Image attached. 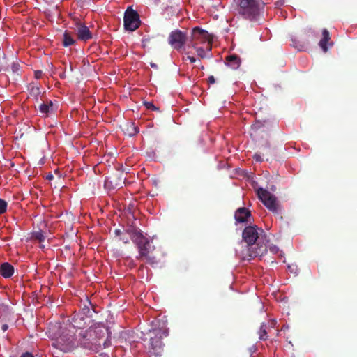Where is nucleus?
Returning <instances> with one entry per match:
<instances>
[{"label":"nucleus","mask_w":357,"mask_h":357,"mask_svg":"<svg viewBox=\"0 0 357 357\" xmlns=\"http://www.w3.org/2000/svg\"><path fill=\"white\" fill-rule=\"evenodd\" d=\"M40 112L43 116H48L54 111V104L51 100H47L45 102L41 103L38 107Z\"/></svg>","instance_id":"2eb2a0df"},{"label":"nucleus","mask_w":357,"mask_h":357,"mask_svg":"<svg viewBox=\"0 0 357 357\" xmlns=\"http://www.w3.org/2000/svg\"><path fill=\"white\" fill-rule=\"evenodd\" d=\"M142 231L137 227L135 226H130L126 229V233L130 235L131 239L133 236L138 235Z\"/></svg>","instance_id":"393cba45"},{"label":"nucleus","mask_w":357,"mask_h":357,"mask_svg":"<svg viewBox=\"0 0 357 357\" xmlns=\"http://www.w3.org/2000/svg\"><path fill=\"white\" fill-rule=\"evenodd\" d=\"M14 273V267L8 262L3 263L0 266V274L5 278H10Z\"/></svg>","instance_id":"f3484780"},{"label":"nucleus","mask_w":357,"mask_h":357,"mask_svg":"<svg viewBox=\"0 0 357 357\" xmlns=\"http://www.w3.org/2000/svg\"><path fill=\"white\" fill-rule=\"evenodd\" d=\"M213 37L208 31L200 29L199 27H195L191 32V36L189 41V47L196 48L199 44H206V48L208 51H211L212 48Z\"/></svg>","instance_id":"7ed1b4c3"},{"label":"nucleus","mask_w":357,"mask_h":357,"mask_svg":"<svg viewBox=\"0 0 357 357\" xmlns=\"http://www.w3.org/2000/svg\"><path fill=\"white\" fill-rule=\"evenodd\" d=\"M86 333H91L89 328L88 330H80L77 335L78 346L98 352V343H96V339L93 336L86 335Z\"/></svg>","instance_id":"0eeeda50"},{"label":"nucleus","mask_w":357,"mask_h":357,"mask_svg":"<svg viewBox=\"0 0 357 357\" xmlns=\"http://www.w3.org/2000/svg\"><path fill=\"white\" fill-rule=\"evenodd\" d=\"M91 333H86V335L93 336L96 339V343H98V351L102 348V341L109 335L108 329L102 324L96 325L94 327H90Z\"/></svg>","instance_id":"9b49d317"},{"label":"nucleus","mask_w":357,"mask_h":357,"mask_svg":"<svg viewBox=\"0 0 357 357\" xmlns=\"http://www.w3.org/2000/svg\"><path fill=\"white\" fill-rule=\"evenodd\" d=\"M266 147L268 150H270V144L268 143H267Z\"/></svg>","instance_id":"49530a36"},{"label":"nucleus","mask_w":357,"mask_h":357,"mask_svg":"<svg viewBox=\"0 0 357 357\" xmlns=\"http://www.w3.org/2000/svg\"><path fill=\"white\" fill-rule=\"evenodd\" d=\"M34 75L36 79H40L42 77L43 72L41 70H36L35 71Z\"/></svg>","instance_id":"72a5a7b5"},{"label":"nucleus","mask_w":357,"mask_h":357,"mask_svg":"<svg viewBox=\"0 0 357 357\" xmlns=\"http://www.w3.org/2000/svg\"><path fill=\"white\" fill-rule=\"evenodd\" d=\"M82 311H83L84 314H86V316H89V317H91V314H90V312H90L89 308H88V307H84V308L82 309Z\"/></svg>","instance_id":"f704fd0d"},{"label":"nucleus","mask_w":357,"mask_h":357,"mask_svg":"<svg viewBox=\"0 0 357 357\" xmlns=\"http://www.w3.org/2000/svg\"><path fill=\"white\" fill-rule=\"evenodd\" d=\"M253 158L255 160V161L257 162H262L263 161V159L261 156L260 154L259 153H255L254 155H253Z\"/></svg>","instance_id":"473e14b6"},{"label":"nucleus","mask_w":357,"mask_h":357,"mask_svg":"<svg viewBox=\"0 0 357 357\" xmlns=\"http://www.w3.org/2000/svg\"><path fill=\"white\" fill-rule=\"evenodd\" d=\"M215 82V79L214 77V76L213 75H211L208 78V84H214Z\"/></svg>","instance_id":"4c0bfd02"},{"label":"nucleus","mask_w":357,"mask_h":357,"mask_svg":"<svg viewBox=\"0 0 357 357\" xmlns=\"http://www.w3.org/2000/svg\"><path fill=\"white\" fill-rule=\"evenodd\" d=\"M195 49L196 50L197 55L201 59H204L206 57V53H205V50H207V49L206 47L197 46L196 48H195Z\"/></svg>","instance_id":"cd10ccee"},{"label":"nucleus","mask_w":357,"mask_h":357,"mask_svg":"<svg viewBox=\"0 0 357 357\" xmlns=\"http://www.w3.org/2000/svg\"><path fill=\"white\" fill-rule=\"evenodd\" d=\"M53 178H54V176H53L52 174H48V175L46 176V178H47V180H52V179H53Z\"/></svg>","instance_id":"37998d69"},{"label":"nucleus","mask_w":357,"mask_h":357,"mask_svg":"<svg viewBox=\"0 0 357 357\" xmlns=\"http://www.w3.org/2000/svg\"><path fill=\"white\" fill-rule=\"evenodd\" d=\"M257 195L264 205L270 211L276 214L279 213L280 206L275 195L263 188H259L257 190Z\"/></svg>","instance_id":"39448f33"},{"label":"nucleus","mask_w":357,"mask_h":357,"mask_svg":"<svg viewBox=\"0 0 357 357\" xmlns=\"http://www.w3.org/2000/svg\"><path fill=\"white\" fill-rule=\"evenodd\" d=\"M119 240L122 241L124 243H129V239L126 236H122V237L121 236Z\"/></svg>","instance_id":"58836bf2"},{"label":"nucleus","mask_w":357,"mask_h":357,"mask_svg":"<svg viewBox=\"0 0 357 357\" xmlns=\"http://www.w3.org/2000/svg\"><path fill=\"white\" fill-rule=\"evenodd\" d=\"M200 68H201V69H204V66H200Z\"/></svg>","instance_id":"3c124183"},{"label":"nucleus","mask_w":357,"mask_h":357,"mask_svg":"<svg viewBox=\"0 0 357 357\" xmlns=\"http://www.w3.org/2000/svg\"><path fill=\"white\" fill-rule=\"evenodd\" d=\"M100 357H109L108 354H105V353H101L100 354Z\"/></svg>","instance_id":"c03bdc74"},{"label":"nucleus","mask_w":357,"mask_h":357,"mask_svg":"<svg viewBox=\"0 0 357 357\" xmlns=\"http://www.w3.org/2000/svg\"><path fill=\"white\" fill-rule=\"evenodd\" d=\"M102 348H107L111 346L112 344V342H111V340H110V337L109 335H107L104 339L102 341Z\"/></svg>","instance_id":"c85d7f7f"},{"label":"nucleus","mask_w":357,"mask_h":357,"mask_svg":"<svg viewBox=\"0 0 357 357\" xmlns=\"http://www.w3.org/2000/svg\"><path fill=\"white\" fill-rule=\"evenodd\" d=\"M20 357H34V356H33V354L31 353L26 351V352L23 353Z\"/></svg>","instance_id":"e433bc0d"},{"label":"nucleus","mask_w":357,"mask_h":357,"mask_svg":"<svg viewBox=\"0 0 357 357\" xmlns=\"http://www.w3.org/2000/svg\"><path fill=\"white\" fill-rule=\"evenodd\" d=\"M84 320V318L82 315L77 314L74 316L72 319L73 326L81 329L84 325V324H82V321Z\"/></svg>","instance_id":"b1692460"},{"label":"nucleus","mask_w":357,"mask_h":357,"mask_svg":"<svg viewBox=\"0 0 357 357\" xmlns=\"http://www.w3.org/2000/svg\"><path fill=\"white\" fill-rule=\"evenodd\" d=\"M7 202L2 199H0V214H3L6 211L7 209Z\"/></svg>","instance_id":"c756f323"},{"label":"nucleus","mask_w":357,"mask_h":357,"mask_svg":"<svg viewBox=\"0 0 357 357\" xmlns=\"http://www.w3.org/2000/svg\"><path fill=\"white\" fill-rule=\"evenodd\" d=\"M151 66L152 67H156V65H155V64H153V63H151Z\"/></svg>","instance_id":"de8ad7c7"},{"label":"nucleus","mask_w":357,"mask_h":357,"mask_svg":"<svg viewBox=\"0 0 357 357\" xmlns=\"http://www.w3.org/2000/svg\"><path fill=\"white\" fill-rule=\"evenodd\" d=\"M276 324V321L273 319L271 320L268 324H261L259 331H257V334L259 335V339L260 340H266L268 339V333L270 331L271 328H273Z\"/></svg>","instance_id":"ddd939ff"},{"label":"nucleus","mask_w":357,"mask_h":357,"mask_svg":"<svg viewBox=\"0 0 357 357\" xmlns=\"http://www.w3.org/2000/svg\"><path fill=\"white\" fill-rule=\"evenodd\" d=\"M333 43H328L329 46H332V45H333Z\"/></svg>","instance_id":"09e8293b"},{"label":"nucleus","mask_w":357,"mask_h":357,"mask_svg":"<svg viewBox=\"0 0 357 357\" xmlns=\"http://www.w3.org/2000/svg\"><path fill=\"white\" fill-rule=\"evenodd\" d=\"M251 216L250 211L244 207L239 208L235 212V220L238 222H248V218Z\"/></svg>","instance_id":"4468645a"},{"label":"nucleus","mask_w":357,"mask_h":357,"mask_svg":"<svg viewBox=\"0 0 357 357\" xmlns=\"http://www.w3.org/2000/svg\"><path fill=\"white\" fill-rule=\"evenodd\" d=\"M8 324H3V325L1 326V331H2L3 332L6 331L8 330Z\"/></svg>","instance_id":"79ce46f5"},{"label":"nucleus","mask_w":357,"mask_h":357,"mask_svg":"<svg viewBox=\"0 0 357 357\" xmlns=\"http://www.w3.org/2000/svg\"><path fill=\"white\" fill-rule=\"evenodd\" d=\"M61 78H63L65 76L63 75H60Z\"/></svg>","instance_id":"8fccbe9b"},{"label":"nucleus","mask_w":357,"mask_h":357,"mask_svg":"<svg viewBox=\"0 0 357 357\" xmlns=\"http://www.w3.org/2000/svg\"><path fill=\"white\" fill-rule=\"evenodd\" d=\"M270 250L273 253H276L278 252V248L275 245H273V246H271L270 247Z\"/></svg>","instance_id":"a19ab883"},{"label":"nucleus","mask_w":357,"mask_h":357,"mask_svg":"<svg viewBox=\"0 0 357 357\" xmlns=\"http://www.w3.org/2000/svg\"><path fill=\"white\" fill-rule=\"evenodd\" d=\"M29 94L31 97L36 100V101H38V98L41 94L40 87L33 84H31L29 86Z\"/></svg>","instance_id":"412c9836"},{"label":"nucleus","mask_w":357,"mask_h":357,"mask_svg":"<svg viewBox=\"0 0 357 357\" xmlns=\"http://www.w3.org/2000/svg\"><path fill=\"white\" fill-rule=\"evenodd\" d=\"M186 59H188L192 63L196 62V59L194 56H187Z\"/></svg>","instance_id":"ea45409f"},{"label":"nucleus","mask_w":357,"mask_h":357,"mask_svg":"<svg viewBox=\"0 0 357 357\" xmlns=\"http://www.w3.org/2000/svg\"><path fill=\"white\" fill-rule=\"evenodd\" d=\"M225 60L227 65L233 70L238 69L241 63L240 57L236 54H231L227 56Z\"/></svg>","instance_id":"dca6fc26"},{"label":"nucleus","mask_w":357,"mask_h":357,"mask_svg":"<svg viewBox=\"0 0 357 357\" xmlns=\"http://www.w3.org/2000/svg\"><path fill=\"white\" fill-rule=\"evenodd\" d=\"M265 123H266V121L261 122V121H256L252 125L251 130L256 132V131L261 129L263 127H264Z\"/></svg>","instance_id":"a878e982"},{"label":"nucleus","mask_w":357,"mask_h":357,"mask_svg":"<svg viewBox=\"0 0 357 357\" xmlns=\"http://www.w3.org/2000/svg\"><path fill=\"white\" fill-rule=\"evenodd\" d=\"M132 241L135 244H136L137 248L142 244L149 241V240L144 236L142 232L138 235L133 236Z\"/></svg>","instance_id":"5701e85b"},{"label":"nucleus","mask_w":357,"mask_h":357,"mask_svg":"<svg viewBox=\"0 0 357 357\" xmlns=\"http://www.w3.org/2000/svg\"><path fill=\"white\" fill-rule=\"evenodd\" d=\"M264 8V3L261 0H238V13L250 21L258 20Z\"/></svg>","instance_id":"f03ea898"},{"label":"nucleus","mask_w":357,"mask_h":357,"mask_svg":"<svg viewBox=\"0 0 357 357\" xmlns=\"http://www.w3.org/2000/svg\"><path fill=\"white\" fill-rule=\"evenodd\" d=\"M123 22L125 29L130 31H135L141 23L139 14L130 7L124 13Z\"/></svg>","instance_id":"6e6552de"},{"label":"nucleus","mask_w":357,"mask_h":357,"mask_svg":"<svg viewBox=\"0 0 357 357\" xmlns=\"http://www.w3.org/2000/svg\"><path fill=\"white\" fill-rule=\"evenodd\" d=\"M276 5H277V6H281V5H282V2H280V1H278V2L276 3Z\"/></svg>","instance_id":"a18cd8bd"},{"label":"nucleus","mask_w":357,"mask_h":357,"mask_svg":"<svg viewBox=\"0 0 357 357\" xmlns=\"http://www.w3.org/2000/svg\"><path fill=\"white\" fill-rule=\"evenodd\" d=\"M153 336L150 338V349L151 352L158 356L161 354L164 344L162 342V339L164 337H167L169 335V332L167 329L155 328L151 331Z\"/></svg>","instance_id":"20e7f679"},{"label":"nucleus","mask_w":357,"mask_h":357,"mask_svg":"<svg viewBox=\"0 0 357 357\" xmlns=\"http://www.w3.org/2000/svg\"><path fill=\"white\" fill-rule=\"evenodd\" d=\"M138 250L139 256L137 257L138 259L146 260L150 264H154L157 262L155 257L151 255L152 251L155 250V247L151 245L149 241L140 245Z\"/></svg>","instance_id":"9d476101"},{"label":"nucleus","mask_w":357,"mask_h":357,"mask_svg":"<svg viewBox=\"0 0 357 357\" xmlns=\"http://www.w3.org/2000/svg\"><path fill=\"white\" fill-rule=\"evenodd\" d=\"M126 134L130 137H132L139 132L138 128L135 123H128L126 124Z\"/></svg>","instance_id":"4be33fe9"},{"label":"nucleus","mask_w":357,"mask_h":357,"mask_svg":"<svg viewBox=\"0 0 357 357\" xmlns=\"http://www.w3.org/2000/svg\"><path fill=\"white\" fill-rule=\"evenodd\" d=\"M33 238L38 240L39 242H43L45 236L42 231H36L33 234Z\"/></svg>","instance_id":"bb28decb"},{"label":"nucleus","mask_w":357,"mask_h":357,"mask_svg":"<svg viewBox=\"0 0 357 357\" xmlns=\"http://www.w3.org/2000/svg\"><path fill=\"white\" fill-rule=\"evenodd\" d=\"M331 40L329 31L326 29L322 30V38L319 43V47L322 49L324 52H326L328 50V43Z\"/></svg>","instance_id":"a211bd4d"},{"label":"nucleus","mask_w":357,"mask_h":357,"mask_svg":"<svg viewBox=\"0 0 357 357\" xmlns=\"http://www.w3.org/2000/svg\"><path fill=\"white\" fill-rule=\"evenodd\" d=\"M11 69L13 73H16L20 70V65L17 63H13Z\"/></svg>","instance_id":"2f4dec72"},{"label":"nucleus","mask_w":357,"mask_h":357,"mask_svg":"<svg viewBox=\"0 0 357 357\" xmlns=\"http://www.w3.org/2000/svg\"><path fill=\"white\" fill-rule=\"evenodd\" d=\"M75 31L77 38L82 41H87L92 38V33L89 29L80 21L76 22Z\"/></svg>","instance_id":"f8f14e48"},{"label":"nucleus","mask_w":357,"mask_h":357,"mask_svg":"<svg viewBox=\"0 0 357 357\" xmlns=\"http://www.w3.org/2000/svg\"><path fill=\"white\" fill-rule=\"evenodd\" d=\"M56 344L61 351L69 352L78 347L77 337L75 338L73 333L65 331L56 339Z\"/></svg>","instance_id":"423d86ee"},{"label":"nucleus","mask_w":357,"mask_h":357,"mask_svg":"<svg viewBox=\"0 0 357 357\" xmlns=\"http://www.w3.org/2000/svg\"><path fill=\"white\" fill-rule=\"evenodd\" d=\"M144 105L147 109H151V110H158V108H157L153 102H145Z\"/></svg>","instance_id":"7c9ffc66"},{"label":"nucleus","mask_w":357,"mask_h":357,"mask_svg":"<svg viewBox=\"0 0 357 357\" xmlns=\"http://www.w3.org/2000/svg\"><path fill=\"white\" fill-rule=\"evenodd\" d=\"M242 237L247 243L241 255L243 260L249 261L266 253L268 240L262 229L255 225L248 226L244 229Z\"/></svg>","instance_id":"f257e3e1"},{"label":"nucleus","mask_w":357,"mask_h":357,"mask_svg":"<svg viewBox=\"0 0 357 357\" xmlns=\"http://www.w3.org/2000/svg\"><path fill=\"white\" fill-rule=\"evenodd\" d=\"M114 234L116 236H121L123 234V231L119 229H116L114 230Z\"/></svg>","instance_id":"c9c22d12"},{"label":"nucleus","mask_w":357,"mask_h":357,"mask_svg":"<svg viewBox=\"0 0 357 357\" xmlns=\"http://www.w3.org/2000/svg\"><path fill=\"white\" fill-rule=\"evenodd\" d=\"M75 43V40L73 37L72 33L68 31H66L63 33V45L64 47H68Z\"/></svg>","instance_id":"aec40b11"},{"label":"nucleus","mask_w":357,"mask_h":357,"mask_svg":"<svg viewBox=\"0 0 357 357\" xmlns=\"http://www.w3.org/2000/svg\"><path fill=\"white\" fill-rule=\"evenodd\" d=\"M124 181L120 177H110L105 181V185L112 188H122Z\"/></svg>","instance_id":"6ab92c4d"},{"label":"nucleus","mask_w":357,"mask_h":357,"mask_svg":"<svg viewBox=\"0 0 357 357\" xmlns=\"http://www.w3.org/2000/svg\"><path fill=\"white\" fill-rule=\"evenodd\" d=\"M187 33L176 29L172 31L168 37V43L176 50H181L188 41Z\"/></svg>","instance_id":"1a4fd4ad"}]
</instances>
